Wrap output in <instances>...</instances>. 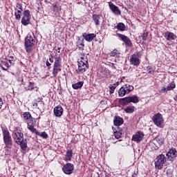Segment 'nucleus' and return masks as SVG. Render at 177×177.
Here are the masks:
<instances>
[{"instance_id": "f257e3e1", "label": "nucleus", "mask_w": 177, "mask_h": 177, "mask_svg": "<svg viewBox=\"0 0 177 177\" xmlns=\"http://www.w3.org/2000/svg\"><path fill=\"white\" fill-rule=\"evenodd\" d=\"M12 136L15 143H17V145H19L21 150H26L27 140L24 139V135L21 132V130H19L17 128H16L12 131Z\"/></svg>"}, {"instance_id": "f03ea898", "label": "nucleus", "mask_w": 177, "mask_h": 177, "mask_svg": "<svg viewBox=\"0 0 177 177\" xmlns=\"http://www.w3.org/2000/svg\"><path fill=\"white\" fill-rule=\"evenodd\" d=\"M3 140L7 149H12V147H13V140L8 129H4L3 131Z\"/></svg>"}, {"instance_id": "7ed1b4c3", "label": "nucleus", "mask_w": 177, "mask_h": 177, "mask_svg": "<svg viewBox=\"0 0 177 177\" xmlns=\"http://www.w3.org/2000/svg\"><path fill=\"white\" fill-rule=\"evenodd\" d=\"M78 69L76 70L77 74H82L85 73L89 68V64H88V61L84 60V58H81L78 60Z\"/></svg>"}, {"instance_id": "20e7f679", "label": "nucleus", "mask_w": 177, "mask_h": 177, "mask_svg": "<svg viewBox=\"0 0 177 177\" xmlns=\"http://www.w3.org/2000/svg\"><path fill=\"white\" fill-rule=\"evenodd\" d=\"M62 71V57H55L53 69V77H57V73Z\"/></svg>"}, {"instance_id": "39448f33", "label": "nucleus", "mask_w": 177, "mask_h": 177, "mask_svg": "<svg viewBox=\"0 0 177 177\" xmlns=\"http://www.w3.org/2000/svg\"><path fill=\"white\" fill-rule=\"evenodd\" d=\"M34 46V37L31 35H28L25 39V49L27 53H31Z\"/></svg>"}, {"instance_id": "423d86ee", "label": "nucleus", "mask_w": 177, "mask_h": 177, "mask_svg": "<svg viewBox=\"0 0 177 177\" xmlns=\"http://www.w3.org/2000/svg\"><path fill=\"white\" fill-rule=\"evenodd\" d=\"M152 121L158 127V128H164V118H162V115L161 113H156L153 115Z\"/></svg>"}, {"instance_id": "0eeeda50", "label": "nucleus", "mask_w": 177, "mask_h": 177, "mask_svg": "<svg viewBox=\"0 0 177 177\" xmlns=\"http://www.w3.org/2000/svg\"><path fill=\"white\" fill-rule=\"evenodd\" d=\"M133 90V86L131 84H124L119 89L118 95L120 96V97H122L126 95H128L130 92H132Z\"/></svg>"}, {"instance_id": "6e6552de", "label": "nucleus", "mask_w": 177, "mask_h": 177, "mask_svg": "<svg viewBox=\"0 0 177 177\" xmlns=\"http://www.w3.org/2000/svg\"><path fill=\"white\" fill-rule=\"evenodd\" d=\"M167 161V158H165V155L160 154L158 156V160L155 162V167L157 169H162V167H164V164H165Z\"/></svg>"}, {"instance_id": "1a4fd4ad", "label": "nucleus", "mask_w": 177, "mask_h": 177, "mask_svg": "<svg viewBox=\"0 0 177 177\" xmlns=\"http://www.w3.org/2000/svg\"><path fill=\"white\" fill-rule=\"evenodd\" d=\"M31 19V14L30 10H26L23 12V17L21 19V24L23 26H28L30 24V19Z\"/></svg>"}, {"instance_id": "9d476101", "label": "nucleus", "mask_w": 177, "mask_h": 177, "mask_svg": "<svg viewBox=\"0 0 177 177\" xmlns=\"http://www.w3.org/2000/svg\"><path fill=\"white\" fill-rule=\"evenodd\" d=\"M145 137V133L143 131H138L134 135H133L131 140L132 142H136V143H140L143 140Z\"/></svg>"}, {"instance_id": "9b49d317", "label": "nucleus", "mask_w": 177, "mask_h": 177, "mask_svg": "<svg viewBox=\"0 0 177 177\" xmlns=\"http://www.w3.org/2000/svg\"><path fill=\"white\" fill-rule=\"evenodd\" d=\"M62 171L66 175H71L74 172V165L71 163H66L62 167Z\"/></svg>"}, {"instance_id": "f8f14e48", "label": "nucleus", "mask_w": 177, "mask_h": 177, "mask_svg": "<svg viewBox=\"0 0 177 177\" xmlns=\"http://www.w3.org/2000/svg\"><path fill=\"white\" fill-rule=\"evenodd\" d=\"M109 7L110 10H111L112 13H113V15H115L116 16H119L120 15H121V10H120V8H118V6L113 3V2H109Z\"/></svg>"}, {"instance_id": "ddd939ff", "label": "nucleus", "mask_w": 177, "mask_h": 177, "mask_svg": "<svg viewBox=\"0 0 177 177\" xmlns=\"http://www.w3.org/2000/svg\"><path fill=\"white\" fill-rule=\"evenodd\" d=\"M176 154H177L176 149L175 148L171 149L166 154L167 157V160H169V161H172L174 158L176 157Z\"/></svg>"}, {"instance_id": "4468645a", "label": "nucleus", "mask_w": 177, "mask_h": 177, "mask_svg": "<svg viewBox=\"0 0 177 177\" xmlns=\"http://www.w3.org/2000/svg\"><path fill=\"white\" fill-rule=\"evenodd\" d=\"M118 36L119 37V38H121L122 41H123V42H124V44L127 45V46H132V41H131L129 37L120 33H118Z\"/></svg>"}, {"instance_id": "2eb2a0df", "label": "nucleus", "mask_w": 177, "mask_h": 177, "mask_svg": "<svg viewBox=\"0 0 177 177\" xmlns=\"http://www.w3.org/2000/svg\"><path fill=\"white\" fill-rule=\"evenodd\" d=\"M82 37L84 38L85 41H87V42H92L95 38H96V34L95 33H83Z\"/></svg>"}, {"instance_id": "dca6fc26", "label": "nucleus", "mask_w": 177, "mask_h": 177, "mask_svg": "<svg viewBox=\"0 0 177 177\" xmlns=\"http://www.w3.org/2000/svg\"><path fill=\"white\" fill-rule=\"evenodd\" d=\"M130 63L133 66H136V67H138V66L140 64V59L136 57V55H132L130 57Z\"/></svg>"}, {"instance_id": "f3484780", "label": "nucleus", "mask_w": 177, "mask_h": 177, "mask_svg": "<svg viewBox=\"0 0 177 177\" xmlns=\"http://www.w3.org/2000/svg\"><path fill=\"white\" fill-rule=\"evenodd\" d=\"M63 107L62 106H57L54 108V115L55 117H62L63 115Z\"/></svg>"}, {"instance_id": "a211bd4d", "label": "nucleus", "mask_w": 177, "mask_h": 177, "mask_svg": "<svg viewBox=\"0 0 177 177\" xmlns=\"http://www.w3.org/2000/svg\"><path fill=\"white\" fill-rule=\"evenodd\" d=\"M23 117L24 121H26L27 124H28V122H34V118H32V116L31 115V113H30V112L24 113Z\"/></svg>"}, {"instance_id": "6ab92c4d", "label": "nucleus", "mask_w": 177, "mask_h": 177, "mask_svg": "<svg viewBox=\"0 0 177 177\" xmlns=\"http://www.w3.org/2000/svg\"><path fill=\"white\" fill-rule=\"evenodd\" d=\"M113 124L115 127H120L124 124V119L120 116H115L113 120Z\"/></svg>"}, {"instance_id": "aec40b11", "label": "nucleus", "mask_w": 177, "mask_h": 177, "mask_svg": "<svg viewBox=\"0 0 177 177\" xmlns=\"http://www.w3.org/2000/svg\"><path fill=\"white\" fill-rule=\"evenodd\" d=\"M164 37L167 41L174 40L176 38V35L169 31H167L164 33Z\"/></svg>"}, {"instance_id": "412c9836", "label": "nucleus", "mask_w": 177, "mask_h": 177, "mask_svg": "<svg viewBox=\"0 0 177 177\" xmlns=\"http://www.w3.org/2000/svg\"><path fill=\"white\" fill-rule=\"evenodd\" d=\"M28 124V129L32 132V133H38V131H37V129L34 128V122H30L27 123Z\"/></svg>"}, {"instance_id": "4be33fe9", "label": "nucleus", "mask_w": 177, "mask_h": 177, "mask_svg": "<svg viewBox=\"0 0 177 177\" xmlns=\"http://www.w3.org/2000/svg\"><path fill=\"white\" fill-rule=\"evenodd\" d=\"M124 111H125V113H127V114H132V113L135 112V107L132 105H129L126 107Z\"/></svg>"}, {"instance_id": "5701e85b", "label": "nucleus", "mask_w": 177, "mask_h": 177, "mask_svg": "<svg viewBox=\"0 0 177 177\" xmlns=\"http://www.w3.org/2000/svg\"><path fill=\"white\" fill-rule=\"evenodd\" d=\"M93 20L94 23L95 24V26H99L100 24V15L94 14L93 15Z\"/></svg>"}, {"instance_id": "b1692460", "label": "nucleus", "mask_w": 177, "mask_h": 177, "mask_svg": "<svg viewBox=\"0 0 177 177\" xmlns=\"http://www.w3.org/2000/svg\"><path fill=\"white\" fill-rule=\"evenodd\" d=\"M83 85H84V82H78L76 84H73L72 85V87L73 88V89H80L82 88Z\"/></svg>"}, {"instance_id": "393cba45", "label": "nucleus", "mask_w": 177, "mask_h": 177, "mask_svg": "<svg viewBox=\"0 0 177 177\" xmlns=\"http://www.w3.org/2000/svg\"><path fill=\"white\" fill-rule=\"evenodd\" d=\"M73 157V151L68 149L66 151V161H71V158Z\"/></svg>"}, {"instance_id": "a878e982", "label": "nucleus", "mask_w": 177, "mask_h": 177, "mask_svg": "<svg viewBox=\"0 0 177 177\" xmlns=\"http://www.w3.org/2000/svg\"><path fill=\"white\" fill-rule=\"evenodd\" d=\"M167 88L168 91H174L175 88H176V84H175V82H171L170 83H169Z\"/></svg>"}, {"instance_id": "bb28decb", "label": "nucleus", "mask_w": 177, "mask_h": 177, "mask_svg": "<svg viewBox=\"0 0 177 177\" xmlns=\"http://www.w3.org/2000/svg\"><path fill=\"white\" fill-rule=\"evenodd\" d=\"M10 66V65L9 64V63L6 62H3L2 64L1 65V68L4 71H8V68H9Z\"/></svg>"}, {"instance_id": "cd10ccee", "label": "nucleus", "mask_w": 177, "mask_h": 177, "mask_svg": "<svg viewBox=\"0 0 177 177\" xmlns=\"http://www.w3.org/2000/svg\"><path fill=\"white\" fill-rule=\"evenodd\" d=\"M120 55V50L117 49H115L110 53V56H112L113 57H118Z\"/></svg>"}, {"instance_id": "c85d7f7f", "label": "nucleus", "mask_w": 177, "mask_h": 177, "mask_svg": "<svg viewBox=\"0 0 177 177\" xmlns=\"http://www.w3.org/2000/svg\"><path fill=\"white\" fill-rule=\"evenodd\" d=\"M34 89H35V83L30 82L28 86V88L26 89V91H34Z\"/></svg>"}, {"instance_id": "c756f323", "label": "nucleus", "mask_w": 177, "mask_h": 177, "mask_svg": "<svg viewBox=\"0 0 177 177\" xmlns=\"http://www.w3.org/2000/svg\"><path fill=\"white\" fill-rule=\"evenodd\" d=\"M117 28L120 31H125V28H126L125 24H124L123 23H119L117 25Z\"/></svg>"}, {"instance_id": "7c9ffc66", "label": "nucleus", "mask_w": 177, "mask_h": 177, "mask_svg": "<svg viewBox=\"0 0 177 177\" xmlns=\"http://www.w3.org/2000/svg\"><path fill=\"white\" fill-rule=\"evenodd\" d=\"M131 103H139V97L136 95L130 97Z\"/></svg>"}, {"instance_id": "2f4dec72", "label": "nucleus", "mask_w": 177, "mask_h": 177, "mask_svg": "<svg viewBox=\"0 0 177 177\" xmlns=\"http://www.w3.org/2000/svg\"><path fill=\"white\" fill-rule=\"evenodd\" d=\"M61 9H62L61 7L57 6V3L53 4V8H52L53 12H60Z\"/></svg>"}, {"instance_id": "473e14b6", "label": "nucleus", "mask_w": 177, "mask_h": 177, "mask_svg": "<svg viewBox=\"0 0 177 177\" xmlns=\"http://www.w3.org/2000/svg\"><path fill=\"white\" fill-rule=\"evenodd\" d=\"M36 135H37L38 136H41V138H43V139H48V133H46V132L45 131H43L41 133L37 131Z\"/></svg>"}, {"instance_id": "72a5a7b5", "label": "nucleus", "mask_w": 177, "mask_h": 177, "mask_svg": "<svg viewBox=\"0 0 177 177\" xmlns=\"http://www.w3.org/2000/svg\"><path fill=\"white\" fill-rule=\"evenodd\" d=\"M155 140L161 146V145L164 144V138L161 136H158L155 138Z\"/></svg>"}, {"instance_id": "f704fd0d", "label": "nucleus", "mask_w": 177, "mask_h": 177, "mask_svg": "<svg viewBox=\"0 0 177 177\" xmlns=\"http://www.w3.org/2000/svg\"><path fill=\"white\" fill-rule=\"evenodd\" d=\"M16 20H20L21 18V11L20 10H17L15 12Z\"/></svg>"}, {"instance_id": "c9c22d12", "label": "nucleus", "mask_w": 177, "mask_h": 177, "mask_svg": "<svg viewBox=\"0 0 177 177\" xmlns=\"http://www.w3.org/2000/svg\"><path fill=\"white\" fill-rule=\"evenodd\" d=\"M122 135V131H114V136L115 139H120Z\"/></svg>"}, {"instance_id": "e433bc0d", "label": "nucleus", "mask_w": 177, "mask_h": 177, "mask_svg": "<svg viewBox=\"0 0 177 177\" xmlns=\"http://www.w3.org/2000/svg\"><path fill=\"white\" fill-rule=\"evenodd\" d=\"M122 102L123 104H128V103H131V97L122 98Z\"/></svg>"}, {"instance_id": "4c0bfd02", "label": "nucleus", "mask_w": 177, "mask_h": 177, "mask_svg": "<svg viewBox=\"0 0 177 177\" xmlns=\"http://www.w3.org/2000/svg\"><path fill=\"white\" fill-rule=\"evenodd\" d=\"M138 174H139V171L136 168H135L134 170L131 171V175L132 177H137Z\"/></svg>"}, {"instance_id": "58836bf2", "label": "nucleus", "mask_w": 177, "mask_h": 177, "mask_svg": "<svg viewBox=\"0 0 177 177\" xmlns=\"http://www.w3.org/2000/svg\"><path fill=\"white\" fill-rule=\"evenodd\" d=\"M149 36V32H144L142 35H141V37H142V39L143 41H146V39H147V37Z\"/></svg>"}, {"instance_id": "ea45409f", "label": "nucleus", "mask_w": 177, "mask_h": 177, "mask_svg": "<svg viewBox=\"0 0 177 177\" xmlns=\"http://www.w3.org/2000/svg\"><path fill=\"white\" fill-rule=\"evenodd\" d=\"M133 55H135L136 57H138V59L141 58L142 57V52L140 51H138V52H136V53L133 54Z\"/></svg>"}, {"instance_id": "a19ab883", "label": "nucleus", "mask_w": 177, "mask_h": 177, "mask_svg": "<svg viewBox=\"0 0 177 177\" xmlns=\"http://www.w3.org/2000/svg\"><path fill=\"white\" fill-rule=\"evenodd\" d=\"M109 93L110 94L114 93V91H115V86H109Z\"/></svg>"}, {"instance_id": "79ce46f5", "label": "nucleus", "mask_w": 177, "mask_h": 177, "mask_svg": "<svg viewBox=\"0 0 177 177\" xmlns=\"http://www.w3.org/2000/svg\"><path fill=\"white\" fill-rule=\"evenodd\" d=\"M168 88L167 87H162V88H161V90H160V92L162 93H167V92H168Z\"/></svg>"}, {"instance_id": "37998d69", "label": "nucleus", "mask_w": 177, "mask_h": 177, "mask_svg": "<svg viewBox=\"0 0 177 177\" xmlns=\"http://www.w3.org/2000/svg\"><path fill=\"white\" fill-rule=\"evenodd\" d=\"M16 6L19 10H23V5H21V3H17Z\"/></svg>"}, {"instance_id": "c03bdc74", "label": "nucleus", "mask_w": 177, "mask_h": 177, "mask_svg": "<svg viewBox=\"0 0 177 177\" xmlns=\"http://www.w3.org/2000/svg\"><path fill=\"white\" fill-rule=\"evenodd\" d=\"M167 176H169V177L172 176V170H171V169H167Z\"/></svg>"}, {"instance_id": "a18cd8bd", "label": "nucleus", "mask_w": 177, "mask_h": 177, "mask_svg": "<svg viewBox=\"0 0 177 177\" xmlns=\"http://www.w3.org/2000/svg\"><path fill=\"white\" fill-rule=\"evenodd\" d=\"M54 50H55V52H57V53H60V47L59 46H55L54 48Z\"/></svg>"}, {"instance_id": "49530a36", "label": "nucleus", "mask_w": 177, "mask_h": 177, "mask_svg": "<svg viewBox=\"0 0 177 177\" xmlns=\"http://www.w3.org/2000/svg\"><path fill=\"white\" fill-rule=\"evenodd\" d=\"M118 85H120V82H117L115 84H113L112 85V86H115V88H117V86H118Z\"/></svg>"}, {"instance_id": "de8ad7c7", "label": "nucleus", "mask_w": 177, "mask_h": 177, "mask_svg": "<svg viewBox=\"0 0 177 177\" xmlns=\"http://www.w3.org/2000/svg\"><path fill=\"white\" fill-rule=\"evenodd\" d=\"M77 45L79 46V48H84V43H78Z\"/></svg>"}, {"instance_id": "09e8293b", "label": "nucleus", "mask_w": 177, "mask_h": 177, "mask_svg": "<svg viewBox=\"0 0 177 177\" xmlns=\"http://www.w3.org/2000/svg\"><path fill=\"white\" fill-rule=\"evenodd\" d=\"M53 56H50V57H49V62H50V63H53Z\"/></svg>"}, {"instance_id": "8fccbe9b", "label": "nucleus", "mask_w": 177, "mask_h": 177, "mask_svg": "<svg viewBox=\"0 0 177 177\" xmlns=\"http://www.w3.org/2000/svg\"><path fill=\"white\" fill-rule=\"evenodd\" d=\"M52 64L49 62V61H46V66H47V67H50Z\"/></svg>"}, {"instance_id": "3c124183", "label": "nucleus", "mask_w": 177, "mask_h": 177, "mask_svg": "<svg viewBox=\"0 0 177 177\" xmlns=\"http://www.w3.org/2000/svg\"><path fill=\"white\" fill-rule=\"evenodd\" d=\"M3 104V102L2 101V98L0 97V109H2Z\"/></svg>"}, {"instance_id": "603ef678", "label": "nucleus", "mask_w": 177, "mask_h": 177, "mask_svg": "<svg viewBox=\"0 0 177 177\" xmlns=\"http://www.w3.org/2000/svg\"><path fill=\"white\" fill-rule=\"evenodd\" d=\"M8 62L10 64V66H13V64H15V62L12 59H9Z\"/></svg>"}, {"instance_id": "864d4df0", "label": "nucleus", "mask_w": 177, "mask_h": 177, "mask_svg": "<svg viewBox=\"0 0 177 177\" xmlns=\"http://www.w3.org/2000/svg\"><path fill=\"white\" fill-rule=\"evenodd\" d=\"M33 107H38V104L37 102H34L32 104Z\"/></svg>"}, {"instance_id": "5fc2aeb1", "label": "nucleus", "mask_w": 177, "mask_h": 177, "mask_svg": "<svg viewBox=\"0 0 177 177\" xmlns=\"http://www.w3.org/2000/svg\"><path fill=\"white\" fill-rule=\"evenodd\" d=\"M174 100L177 101V95H176V97L174 98Z\"/></svg>"}]
</instances>
